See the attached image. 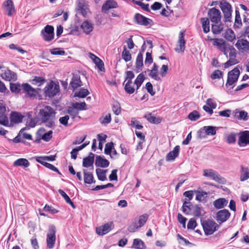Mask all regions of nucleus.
<instances>
[{
  "instance_id": "f257e3e1",
  "label": "nucleus",
  "mask_w": 249,
  "mask_h": 249,
  "mask_svg": "<svg viewBox=\"0 0 249 249\" xmlns=\"http://www.w3.org/2000/svg\"><path fill=\"white\" fill-rule=\"evenodd\" d=\"M55 114V110L49 106H46L40 109L38 113L42 122L45 123L46 126L49 128L54 125V119Z\"/></svg>"
},
{
  "instance_id": "f03ea898",
  "label": "nucleus",
  "mask_w": 249,
  "mask_h": 249,
  "mask_svg": "<svg viewBox=\"0 0 249 249\" xmlns=\"http://www.w3.org/2000/svg\"><path fill=\"white\" fill-rule=\"evenodd\" d=\"M201 224L206 235L213 234L219 228V225L212 219L201 220Z\"/></svg>"
},
{
  "instance_id": "7ed1b4c3",
  "label": "nucleus",
  "mask_w": 249,
  "mask_h": 249,
  "mask_svg": "<svg viewBox=\"0 0 249 249\" xmlns=\"http://www.w3.org/2000/svg\"><path fill=\"white\" fill-rule=\"evenodd\" d=\"M44 90L46 96L52 98L60 91V87L58 82L51 80L46 85Z\"/></svg>"
},
{
  "instance_id": "20e7f679",
  "label": "nucleus",
  "mask_w": 249,
  "mask_h": 249,
  "mask_svg": "<svg viewBox=\"0 0 249 249\" xmlns=\"http://www.w3.org/2000/svg\"><path fill=\"white\" fill-rule=\"evenodd\" d=\"M56 227L53 225H50L49 227L48 232L47 234V246L49 249L54 247L56 241Z\"/></svg>"
},
{
  "instance_id": "39448f33",
  "label": "nucleus",
  "mask_w": 249,
  "mask_h": 249,
  "mask_svg": "<svg viewBox=\"0 0 249 249\" xmlns=\"http://www.w3.org/2000/svg\"><path fill=\"white\" fill-rule=\"evenodd\" d=\"M220 7L223 13L225 22L231 21L232 7L231 4L227 1L220 2Z\"/></svg>"
},
{
  "instance_id": "423d86ee",
  "label": "nucleus",
  "mask_w": 249,
  "mask_h": 249,
  "mask_svg": "<svg viewBox=\"0 0 249 249\" xmlns=\"http://www.w3.org/2000/svg\"><path fill=\"white\" fill-rule=\"evenodd\" d=\"M240 73V71L237 67L230 71L228 73L226 86L228 87V86H232L234 83L236 82L238 79Z\"/></svg>"
},
{
  "instance_id": "0eeeda50",
  "label": "nucleus",
  "mask_w": 249,
  "mask_h": 249,
  "mask_svg": "<svg viewBox=\"0 0 249 249\" xmlns=\"http://www.w3.org/2000/svg\"><path fill=\"white\" fill-rule=\"evenodd\" d=\"M204 176L212 178L216 182L224 184L226 182L225 178L221 177L220 175L213 169L204 170Z\"/></svg>"
},
{
  "instance_id": "6e6552de",
  "label": "nucleus",
  "mask_w": 249,
  "mask_h": 249,
  "mask_svg": "<svg viewBox=\"0 0 249 249\" xmlns=\"http://www.w3.org/2000/svg\"><path fill=\"white\" fill-rule=\"evenodd\" d=\"M41 34L45 41H51L54 38L53 27L49 25H46L41 31Z\"/></svg>"
},
{
  "instance_id": "1a4fd4ad",
  "label": "nucleus",
  "mask_w": 249,
  "mask_h": 249,
  "mask_svg": "<svg viewBox=\"0 0 249 249\" xmlns=\"http://www.w3.org/2000/svg\"><path fill=\"white\" fill-rule=\"evenodd\" d=\"M208 15L211 21L215 24L218 23L221 20V12L219 10L215 7L209 9Z\"/></svg>"
},
{
  "instance_id": "9d476101",
  "label": "nucleus",
  "mask_w": 249,
  "mask_h": 249,
  "mask_svg": "<svg viewBox=\"0 0 249 249\" xmlns=\"http://www.w3.org/2000/svg\"><path fill=\"white\" fill-rule=\"evenodd\" d=\"M230 215L231 213L228 210L223 209L216 213L215 219L219 224H221L226 222Z\"/></svg>"
},
{
  "instance_id": "9b49d317",
  "label": "nucleus",
  "mask_w": 249,
  "mask_h": 249,
  "mask_svg": "<svg viewBox=\"0 0 249 249\" xmlns=\"http://www.w3.org/2000/svg\"><path fill=\"white\" fill-rule=\"evenodd\" d=\"M23 92L25 93V96L30 98H35L37 94V90L33 88L28 83L22 84Z\"/></svg>"
},
{
  "instance_id": "f8f14e48",
  "label": "nucleus",
  "mask_w": 249,
  "mask_h": 249,
  "mask_svg": "<svg viewBox=\"0 0 249 249\" xmlns=\"http://www.w3.org/2000/svg\"><path fill=\"white\" fill-rule=\"evenodd\" d=\"M239 136L238 144L240 147H244L249 145V131L245 130L237 133Z\"/></svg>"
},
{
  "instance_id": "ddd939ff",
  "label": "nucleus",
  "mask_w": 249,
  "mask_h": 249,
  "mask_svg": "<svg viewBox=\"0 0 249 249\" xmlns=\"http://www.w3.org/2000/svg\"><path fill=\"white\" fill-rule=\"evenodd\" d=\"M114 227L113 222H109L103 226L96 228V231L98 235H104L109 232L114 228Z\"/></svg>"
},
{
  "instance_id": "4468645a",
  "label": "nucleus",
  "mask_w": 249,
  "mask_h": 249,
  "mask_svg": "<svg viewBox=\"0 0 249 249\" xmlns=\"http://www.w3.org/2000/svg\"><path fill=\"white\" fill-rule=\"evenodd\" d=\"M83 86L80 76L78 74H72V77L70 83V86L73 91Z\"/></svg>"
},
{
  "instance_id": "2eb2a0df",
  "label": "nucleus",
  "mask_w": 249,
  "mask_h": 249,
  "mask_svg": "<svg viewBox=\"0 0 249 249\" xmlns=\"http://www.w3.org/2000/svg\"><path fill=\"white\" fill-rule=\"evenodd\" d=\"M76 2L77 3L76 7L77 12L76 17H77L78 15H81L85 18L87 15L86 1L85 0H77Z\"/></svg>"
},
{
  "instance_id": "dca6fc26",
  "label": "nucleus",
  "mask_w": 249,
  "mask_h": 249,
  "mask_svg": "<svg viewBox=\"0 0 249 249\" xmlns=\"http://www.w3.org/2000/svg\"><path fill=\"white\" fill-rule=\"evenodd\" d=\"M6 107L0 102V124L5 126L9 125L8 118L6 114Z\"/></svg>"
},
{
  "instance_id": "f3484780",
  "label": "nucleus",
  "mask_w": 249,
  "mask_h": 249,
  "mask_svg": "<svg viewBox=\"0 0 249 249\" xmlns=\"http://www.w3.org/2000/svg\"><path fill=\"white\" fill-rule=\"evenodd\" d=\"M24 116L17 111H12L10 115V120L12 124H19L22 122Z\"/></svg>"
},
{
  "instance_id": "a211bd4d",
  "label": "nucleus",
  "mask_w": 249,
  "mask_h": 249,
  "mask_svg": "<svg viewBox=\"0 0 249 249\" xmlns=\"http://www.w3.org/2000/svg\"><path fill=\"white\" fill-rule=\"evenodd\" d=\"M0 76L2 79L6 81H16L17 79V75L16 73L10 70H7L5 72L1 73L0 74Z\"/></svg>"
},
{
  "instance_id": "6ab92c4d",
  "label": "nucleus",
  "mask_w": 249,
  "mask_h": 249,
  "mask_svg": "<svg viewBox=\"0 0 249 249\" xmlns=\"http://www.w3.org/2000/svg\"><path fill=\"white\" fill-rule=\"evenodd\" d=\"M180 150V146L179 145L176 146L173 150L169 152L166 156V161L174 160L178 157Z\"/></svg>"
},
{
  "instance_id": "aec40b11",
  "label": "nucleus",
  "mask_w": 249,
  "mask_h": 249,
  "mask_svg": "<svg viewBox=\"0 0 249 249\" xmlns=\"http://www.w3.org/2000/svg\"><path fill=\"white\" fill-rule=\"evenodd\" d=\"M233 117L239 120H243L247 121L249 119L248 113L245 111H240L239 109H236L233 112Z\"/></svg>"
},
{
  "instance_id": "412c9836",
  "label": "nucleus",
  "mask_w": 249,
  "mask_h": 249,
  "mask_svg": "<svg viewBox=\"0 0 249 249\" xmlns=\"http://www.w3.org/2000/svg\"><path fill=\"white\" fill-rule=\"evenodd\" d=\"M118 7L117 2L114 0H107L103 4L102 10L103 11H108L112 8H116Z\"/></svg>"
},
{
  "instance_id": "4be33fe9",
  "label": "nucleus",
  "mask_w": 249,
  "mask_h": 249,
  "mask_svg": "<svg viewBox=\"0 0 249 249\" xmlns=\"http://www.w3.org/2000/svg\"><path fill=\"white\" fill-rule=\"evenodd\" d=\"M95 164L97 167L106 168L109 166V162L108 160L102 158L101 156H97Z\"/></svg>"
},
{
  "instance_id": "5701e85b",
  "label": "nucleus",
  "mask_w": 249,
  "mask_h": 249,
  "mask_svg": "<svg viewBox=\"0 0 249 249\" xmlns=\"http://www.w3.org/2000/svg\"><path fill=\"white\" fill-rule=\"evenodd\" d=\"M3 6L6 8V10L8 12L7 15L8 16H12L15 12V6L12 0H7L5 1L3 4Z\"/></svg>"
},
{
  "instance_id": "b1692460",
  "label": "nucleus",
  "mask_w": 249,
  "mask_h": 249,
  "mask_svg": "<svg viewBox=\"0 0 249 249\" xmlns=\"http://www.w3.org/2000/svg\"><path fill=\"white\" fill-rule=\"evenodd\" d=\"M94 154L90 152L89 156L83 159V166L84 167H89L92 166L94 162Z\"/></svg>"
},
{
  "instance_id": "393cba45",
  "label": "nucleus",
  "mask_w": 249,
  "mask_h": 249,
  "mask_svg": "<svg viewBox=\"0 0 249 249\" xmlns=\"http://www.w3.org/2000/svg\"><path fill=\"white\" fill-rule=\"evenodd\" d=\"M227 204L228 201L224 198L217 199L213 202L214 207L217 209L223 208L227 206Z\"/></svg>"
},
{
  "instance_id": "a878e982",
  "label": "nucleus",
  "mask_w": 249,
  "mask_h": 249,
  "mask_svg": "<svg viewBox=\"0 0 249 249\" xmlns=\"http://www.w3.org/2000/svg\"><path fill=\"white\" fill-rule=\"evenodd\" d=\"M81 28L84 33L88 35L93 31V26L92 24L87 20H85L81 24Z\"/></svg>"
},
{
  "instance_id": "bb28decb",
  "label": "nucleus",
  "mask_w": 249,
  "mask_h": 249,
  "mask_svg": "<svg viewBox=\"0 0 249 249\" xmlns=\"http://www.w3.org/2000/svg\"><path fill=\"white\" fill-rule=\"evenodd\" d=\"M242 26V22L241 18L240 17L239 10L238 8H236L235 21H234V24L233 25V28L234 29H239Z\"/></svg>"
},
{
  "instance_id": "cd10ccee",
  "label": "nucleus",
  "mask_w": 249,
  "mask_h": 249,
  "mask_svg": "<svg viewBox=\"0 0 249 249\" xmlns=\"http://www.w3.org/2000/svg\"><path fill=\"white\" fill-rule=\"evenodd\" d=\"M213 45L216 46L217 48L220 51L224 49L229 44L226 43L222 39L213 38Z\"/></svg>"
},
{
  "instance_id": "c85d7f7f",
  "label": "nucleus",
  "mask_w": 249,
  "mask_h": 249,
  "mask_svg": "<svg viewBox=\"0 0 249 249\" xmlns=\"http://www.w3.org/2000/svg\"><path fill=\"white\" fill-rule=\"evenodd\" d=\"M84 180L86 184H90L92 183H95L94 177L91 173L87 172L86 170H84Z\"/></svg>"
},
{
  "instance_id": "c756f323",
  "label": "nucleus",
  "mask_w": 249,
  "mask_h": 249,
  "mask_svg": "<svg viewBox=\"0 0 249 249\" xmlns=\"http://www.w3.org/2000/svg\"><path fill=\"white\" fill-rule=\"evenodd\" d=\"M144 118H145L149 122L154 124H159L161 121V119L160 118H157L152 116V113H151L145 114L144 116Z\"/></svg>"
},
{
  "instance_id": "7c9ffc66",
  "label": "nucleus",
  "mask_w": 249,
  "mask_h": 249,
  "mask_svg": "<svg viewBox=\"0 0 249 249\" xmlns=\"http://www.w3.org/2000/svg\"><path fill=\"white\" fill-rule=\"evenodd\" d=\"M202 23L203 31L204 33L210 32V21L208 18H200Z\"/></svg>"
},
{
  "instance_id": "2f4dec72",
  "label": "nucleus",
  "mask_w": 249,
  "mask_h": 249,
  "mask_svg": "<svg viewBox=\"0 0 249 249\" xmlns=\"http://www.w3.org/2000/svg\"><path fill=\"white\" fill-rule=\"evenodd\" d=\"M14 166H24V167H28L30 165L29 161L24 158H20L15 160L13 164Z\"/></svg>"
},
{
  "instance_id": "473e14b6",
  "label": "nucleus",
  "mask_w": 249,
  "mask_h": 249,
  "mask_svg": "<svg viewBox=\"0 0 249 249\" xmlns=\"http://www.w3.org/2000/svg\"><path fill=\"white\" fill-rule=\"evenodd\" d=\"M235 46L238 49H243L246 48L249 50V42L246 39H242L237 41L235 44Z\"/></svg>"
},
{
  "instance_id": "72a5a7b5",
  "label": "nucleus",
  "mask_w": 249,
  "mask_h": 249,
  "mask_svg": "<svg viewBox=\"0 0 249 249\" xmlns=\"http://www.w3.org/2000/svg\"><path fill=\"white\" fill-rule=\"evenodd\" d=\"M22 86L18 83H10V89L12 92L16 94L19 93L21 90Z\"/></svg>"
},
{
  "instance_id": "f704fd0d",
  "label": "nucleus",
  "mask_w": 249,
  "mask_h": 249,
  "mask_svg": "<svg viewBox=\"0 0 249 249\" xmlns=\"http://www.w3.org/2000/svg\"><path fill=\"white\" fill-rule=\"evenodd\" d=\"M107 172V170H103L100 168L96 169V173L99 180L105 181L107 179L106 175Z\"/></svg>"
},
{
  "instance_id": "c9c22d12",
  "label": "nucleus",
  "mask_w": 249,
  "mask_h": 249,
  "mask_svg": "<svg viewBox=\"0 0 249 249\" xmlns=\"http://www.w3.org/2000/svg\"><path fill=\"white\" fill-rule=\"evenodd\" d=\"M29 81L33 85H38V86H39L44 83L46 81V80L42 77L34 76L33 78L30 79Z\"/></svg>"
},
{
  "instance_id": "e433bc0d",
  "label": "nucleus",
  "mask_w": 249,
  "mask_h": 249,
  "mask_svg": "<svg viewBox=\"0 0 249 249\" xmlns=\"http://www.w3.org/2000/svg\"><path fill=\"white\" fill-rule=\"evenodd\" d=\"M89 94V92L87 89L81 88L78 91L74 93V97H79L80 98H85Z\"/></svg>"
},
{
  "instance_id": "4c0bfd02",
  "label": "nucleus",
  "mask_w": 249,
  "mask_h": 249,
  "mask_svg": "<svg viewBox=\"0 0 249 249\" xmlns=\"http://www.w3.org/2000/svg\"><path fill=\"white\" fill-rule=\"evenodd\" d=\"M58 192L60 195L64 198L67 203L70 204L73 208H75V205L74 204L73 202L71 201L70 197L63 190L59 189Z\"/></svg>"
},
{
  "instance_id": "58836bf2",
  "label": "nucleus",
  "mask_w": 249,
  "mask_h": 249,
  "mask_svg": "<svg viewBox=\"0 0 249 249\" xmlns=\"http://www.w3.org/2000/svg\"><path fill=\"white\" fill-rule=\"evenodd\" d=\"M141 25L150 28L154 25V21L152 19L141 15Z\"/></svg>"
},
{
  "instance_id": "ea45409f",
  "label": "nucleus",
  "mask_w": 249,
  "mask_h": 249,
  "mask_svg": "<svg viewBox=\"0 0 249 249\" xmlns=\"http://www.w3.org/2000/svg\"><path fill=\"white\" fill-rule=\"evenodd\" d=\"M242 172L240 175V180L244 181L247 180L249 178V170L248 167L241 166Z\"/></svg>"
},
{
  "instance_id": "a19ab883",
  "label": "nucleus",
  "mask_w": 249,
  "mask_h": 249,
  "mask_svg": "<svg viewBox=\"0 0 249 249\" xmlns=\"http://www.w3.org/2000/svg\"><path fill=\"white\" fill-rule=\"evenodd\" d=\"M192 205L189 201H186V199L183 202V205L182 207V212L186 214H188L189 213L190 211L191 210V206Z\"/></svg>"
},
{
  "instance_id": "79ce46f5",
  "label": "nucleus",
  "mask_w": 249,
  "mask_h": 249,
  "mask_svg": "<svg viewBox=\"0 0 249 249\" xmlns=\"http://www.w3.org/2000/svg\"><path fill=\"white\" fill-rule=\"evenodd\" d=\"M184 36V33L183 32H180L179 35L178 43L180 47V50L181 52H183L185 48V40Z\"/></svg>"
},
{
  "instance_id": "37998d69",
  "label": "nucleus",
  "mask_w": 249,
  "mask_h": 249,
  "mask_svg": "<svg viewBox=\"0 0 249 249\" xmlns=\"http://www.w3.org/2000/svg\"><path fill=\"white\" fill-rule=\"evenodd\" d=\"M153 48L152 41L151 40H147L144 41L141 47V51L144 52L145 50H147L148 52L151 50Z\"/></svg>"
},
{
  "instance_id": "c03bdc74",
  "label": "nucleus",
  "mask_w": 249,
  "mask_h": 249,
  "mask_svg": "<svg viewBox=\"0 0 249 249\" xmlns=\"http://www.w3.org/2000/svg\"><path fill=\"white\" fill-rule=\"evenodd\" d=\"M223 24L220 23L218 25L212 24V31L214 34H219L223 29Z\"/></svg>"
},
{
  "instance_id": "a18cd8bd",
  "label": "nucleus",
  "mask_w": 249,
  "mask_h": 249,
  "mask_svg": "<svg viewBox=\"0 0 249 249\" xmlns=\"http://www.w3.org/2000/svg\"><path fill=\"white\" fill-rule=\"evenodd\" d=\"M122 56L123 59L125 61L128 62L131 59V55L126 49L125 46H124V50L122 52Z\"/></svg>"
},
{
  "instance_id": "49530a36",
  "label": "nucleus",
  "mask_w": 249,
  "mask_h": 249,
  "mask_svg": "<svg viewBox=\"0 0 249 249\" xmlns=\"http://www.w3.org/2000/svg\"><path fill=\"white\" fill-rule=\"evenodd\" d=\"M72 106L74 108H76L78 111L79 110H85L87 109V105L84 102L72 103Z\"/></svg>"
},
{
  "instance_id": "de8ad7c7",
  "label": "nucleus",
  "mask_w": 249,
  "mask_h": 249,
  "mask_svg": "<svg viewBox=\"0 0 249 249\" xmlns=\"http://www.w3.org/2000/svg\"><path fill=\"white\" fill-rule=\"evenodd\" d=\"M114 149V143L113 142H107L105 145V148L104 150V153L106 155H109L111 158L112 157L111 156L112 150Z\"/></svg>"
},
{
  "instance_id": "09e8293b",
  "label": "nucleus",
  "mask_w": 249,
  "mask_h": 249,
  "mask_svg": "<svg viewBox=\"0 0 249 249\" xmlns=\"http://www.w3.org/2000/svg\"><path fill=\"white\" fill-rule=\"evenodd\" d=\"M224 37L229 41H232L235 38V36L231 29H229L226 32Z\"/></svg>"
},
{
  "instance_id": "8fccbe9b",
  "label": "nucleus",
  "mask_w": 249,
  "mask_h": 249,
  "mask_svg": "<svg viewBox=\"0 0 249 249\" xmlns=\"http://www.w3.org/2000/svg\"><path fill=\"white\" fill-rule=\"evenodd\" d=\"M207 135H214L216 133V127L213 126H204Z\"/></svg>"
},
{
  "instance_id": "3c124183",
  "label": "nucleus",
  "mask_w": 249,
  "mask_h": 249,
  "mask_svg": "<svg viewBox=\"0 0 249 249\" xmlns=\"http://www.w3.org/2000/svg\"><path fill=\"white\" fill-rule=\"evenodd\" d=\"M140 227V218L137 219V222H133L128 227V230L130 232H135Z\"/></svg>"
},
{
  "instance_id": "603ef678",
  "label": "nucleus",
  "mask_w": 249,
  "mask_h": 249,
  "mask_svg": "<svg viewBox=\"0 0 249 249\" xmlns=\"http://www.w3.org/2000/svg\"><path fill=\"white\" fill-rule=\"evenodd\" d=\"M67 112L71 116L72 119H74L79 113V111L72 106L68 108Z\"/></svg>"
},
{
  "instance_id": "864d4df0",
  "label": "nucleus",
  "mask_w": 249,
  "mask_h": 249,
  "mask_svg": "<svg viewBox=\"0 0 249 249\" xmlns=\"http://www.w3.org/2000/svg\"><path fill=\"white\" fill-rule=\"evenodd\" d=\"M149 75L155 80L159 81H161L162 80L160 77L158 75V70H151Z\"/></svg>"
},
{
  "instance_id": "5fc2aeb1",
  "label": "nucleus",
  "mask_w": 249,
  "mask_h": 249,
  "mask_svg": "<svg viewBox=\"0 0 249 249\" xmlns=\"http://www.w3.org/2000/svg\"><path fill=\"white\" fill-rule=\"evenodd\" d=\"M223 72L219 70H216L213 71L211 75V78L212 79H220L223 77Z\"/></svg>"
},
{
  "instance_id": "6e6d98bb",
  "label": "nucleus",
  "mask_w": 249,
  "mask_h": 249,
  "mask_svg": "<svg viewBox=\"0 0 249 249\" xmlns=\"http://www.w3.org/2000/svg\"><path fill=\"white\" fill-rule=\"evenodd\" d=\"M200 115L198 112L196 110H194L192 112L190 113L188 115V118L193 121H196L200 118Z\"/></svg>"
},
{
  "instance_id": "4d7b16f0",
  "label": "nucleus",
  "mask_w": 249,
  "mask_h": 249,
  "mask_svg": "<svg viewBox=\"0 0 249 249\" xmlns=\"http://www.w3.org/2000/svg\"><path fill=\"white\" fill-rule=\"evenodd\" d=\"M239 63L237 59L230 58L229 60L224 64V67L225 69L228 68L231 66L235 65Z\"/></svg>"
},
{
  "instance_id": "13d9d810",
  "label": "nucleus",
  "mask_w": 249,
  "mask_h": 249,
  "mask_svg": "<svg viewBox=\"0 0 249 249\" xmlns=\"http://www.w3.org/2000/svg\"><path fill=\"white\" fill-rule=\"evenodd\" d=\"M132 82H127L124 85V90L128 94H132L134 93L135 89L131 86Z\"/></svg>"
},
{
  "instance_id": "bf43d9fd",
  "label": "nucleus",
  "mask_w": 249,
  "mask_h": 249,
  "mask_svg": "<svg viewBox=\"0 0 249 249\" xmlns=\"http://www.w3.org/2000/svg\"><path fill=\"white\" fill-rule=\"evenodd\" d=\"M238 135L237 134L234 133H231L227 138V142L229 144L235 143L236 142V137Z\"/></svg>"
},
{
  "instance_id": "052dcab7",
  "label": "nucleus",
  "mask_w": 249,
  "mask_h": 249,
  "mask_svg": "<svg viewBox=\"0 0 249 249\" xmlns=\"http://www.w3.org/2000/svg\"><path fill=\"white\" fill-rule=\"evenodd\" d=\"M112 107V110L115 115H118L121 113V106L118 102H116L113 104Z\"/></svg>"
},
{
  "instance_id": "680f3d73",
  "label": "nucleus",
  "mask_w": 249,
  "mask_h": 249,
  "mask_svg": "<svg viewBox=\"0 0 249 249\" xmlns=\"http://www.w3.org/2000/svg\"><path fill=\"white\" fill-rule=\"evenodd\" d=\"M50 53L53 55H63L65 54V52L62 49L58 48L50 50Z\"/></svg>"
},
{
  "instance_id": "e2e57ef3",
  "label": "nucleus",
  "mask_w": 249,
  "mask_h": 249,
  "mask_svg": "<svg viewBox=\"0 0 249 249\" xmlns=\"http://www.w3.org/2000/svg\"><path fill=\"white\" fill-rule=\"evenodd\" d=\"M9 47L11 50H15L21 54H24L27 52L23 50L21 47L15 44H11L9 45Z\"/></svg>"
},
{
  "instance_id": "0e129e2a",
  "label": "nucleus",
  "mask_w": 249,
  "mask_h": 249,
  "mask_svg": "<svg viewBox=\"0 0 249 249\" xmlns=\"http://www.w3.org/2000/svg\"><path fill=\"white\" fill-rule=\"evenodd\" d=\"M152 51L151 52H147L146 53V58L144 61L145 65L148 66L153 63V58L151 55Z\"/></svg>"
},
{
  "instance_id": "69168bd1",
  "label": "nucleus",
  "mask_w": 249,
  "mask_h": 249,
  "mask_svg": "<svg viewBox=\"0 0 249 249\" xmlns=\"http://www.w3.org/2000/svg\"><path fill=\"white\" fill-rule=\"evenodd\" d=\"M202 208L200 205H196L195 207L194 214L195 216L199 217L202 215Z\"/></svg>"
},
{
  "instance_id": "338daca9",
  "label": "nucleus",
  "mask_w": 249,
  "mask_h": 249,
  "mask_svg": "<svg viewBox=\"0 0 249 249\" xmlns=\"http://www.w3.org/2000/svg\"><path fill=\"white\" fill-rule=\"evenodd\" d=\"M169 68L168 66L167 65H163L160 69V74L162 77H164L166 76L168 71Z\"/></svg>"
},
{
  "instance_id": "774afa93",
  "label": "nucleus",
  "mask_w": 249,
  "mask_h": 249,
  "mask_svg": "<svg viewBox=\"0 0 249 249\" xmlns=\"http://www.w3.org/2000/svg\"><path fill=\"white\" fill-rule=\"evenodd\" d=\"M53 131L52 130L49 131L48 132L44 134L41 136V139L45 142H49L52 138Z\"/></svg>"
}]
</instances>
